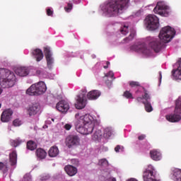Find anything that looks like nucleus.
<instances>
[{"instance_id":"nucleus-1","label":"nucleus","mask_w":181,"mask_h":181,"mask_svg":"<svg viewBox=\"0 0 181 181\" xmlns=\"http://www.w3.org/2000/svg\"><path fill=\"white\" fill-rule=\"evenodd\" d=\"M129 0H112L111 2L102 8V11L109 17L121 14L129 6Z\"/></svg>"},{"instance_id":"nucleus-2","label":"nucleus","mask_w":181,"mask_h":181,"mask_svg":"<svg viewBox=\"0 0 181 181\" xmlns=\"http://www.w3.org/2000/svg\"><path fill=\"white\" fill-rule=\"evenodd\" d=\"M16 83L15 74L6 69H0V86L3 88H13Z\"/></svg>"},{"instance_id":"nucleus-3","label":"nucleus","mask_w":181,"mask_h":181,"mask_svg":"<svg viewBox=\"0 0 181 181\" xmlns=\"http://www.w3.org/2000/svg\"><path fill=\"white\" fill-rule=\"evenodd\" d=\"M47 91V86L45 82L40 81L32 84L25 93L30 96H38L44 94Z\"/></svg>"},{"instance_id":"nucleus-4","label":"nucleus","mask_w":181,"mask_h":181,"mask_svg":"<svg viewBox=\"0 0 181 181\" xmlns=\"http://www.w3.org/2000/svg\"><path fill=\"white\" fill-rule=\"evenodd\" d=\"M175 35V30L174 28L167 26L163 28L159 34V38L164 43H168L174 37Z\"/></svg>"},{"instance_id":"nucleus-5","label":"nucleus","mask_w":181,"mask_h":181,"mask_svg":"<svg viewBox=\"0 0 181 181\" xmlns=\"http://www.w3.org/2000/svg\"><path fill=\"white\" fill-rule=\"evenodd\" d=\"M181 100H178L175 102V110L174 113L166 115V119L170 122H179L181 120Z\"/></svg>"},{"instance_id":"nucleus-6","label":"nucleus","mask_w":181,"mask_h":181,"mask_svg":"<svg viewBox=\"0 0 181 181\" xmlns=\"http://www.w3.org/2000/svg\"><path fill=\"white\" fill-rule=\"evenodd\" d=\"M155 13L161 16L168 17L171 13V9L165 1H159L153 10Z\"/></svg>"},{"instance_id":"nucleus-7","label":"nucleus","mask_w":181,"mask_h":181,"mask_svg":"<svg viewBox=\"0 0 181 181\" xmlns=\"http://www.w3.org/2000/svg\"><path fill=\"white\" fill-rule=\"evenodd\" d=\"M146 25L148 30H155L159 27V19L154 15H149L146 18Z\"/></svg>"},{"instance_id":"nucleus-8","label":"nucleus","mask_w":181,"mask_h":181,"mask_svg":"<svg viewBox=\"0 0 181 181\" xmlns=\"http://www.w3.org/2000/svg\"><path fill=\"white\" fill-rule=\"evenodd\" d=\"M94 124L95 122H92L83 126L80 124H75L76 129L81 134L88 135L93 133V131L94 130Z\"/></svg>"},{"instance_id":"nucleus-9","label":"nucleus","mask_w":181,"mask_h":181,"mask_svg":"<svg viewBox=\"0 0 181 181\" xmlns=\"http://www.w3.org/2000/svg\"><path fill=\"white\" fill-rule=\"evenodd\" d=\"M149 46L156 52H159L165 47V43L160 38H153L149 43Z\"/></svg>"},{"instance_id":"nucleus-10","label":"nucleus","mask_w":181,"mask_h":181,"mask_svg":"<svg viewBox=\"0 0 181 181\" xmlns=\"http://www.w3.org/2000/svg\"><path fill=\"white\" fill-rule=\"evenodd\" d=\"M80 138L78 136H76L75 134H71L70 136H67L65 141V144L69 148H71L80 145Z\"/></svg>"},{"instance_id":"nucleus-11","label":"nucleus","mask_w":181,"mask_h":181,"mask_svg":"<svg viewBox=\"0 0 181 181\" xmlns=\"http://www.w3.org/2000/svg\"><path fill=\"white\" fill-rule=\"evenodd\" d=\"M93 122L94 119H93L92 116L89 114H86L84 115L80 116L75 125H80L81 127H83L85 124H88Z\"/></svg>"},{"instance_id":"nucleus-12","label":"nucleus","mask_w":181,"mask_h":181,"mask_svg":"<svg viewBox=\"0 0 181 181\" xmlns=\"http://www.w3.org/2000/svg\"><path fill=\"white\" fill-rule=\"evenodd\" d=\"M44 54L45 57V59L47 62V66L48 69H52V65L54 64V58L52 57L50 47H44Z\"/></svg>"},{"instance_id":"nucleus-13","label":"nucleus","mask_w":181,"mask_h":181,"mask_svg":"<svg viewBox=\"0 0 181 181\" xmlns=\"http://www.w3.org/2000/svg\"><path fill=\"white\" fill-rule=\"evenodd\" d=\"M86 92L83 91L82 95H79L77 98V103H75V107L77 110H82L86 106Z\"/></svg>"},{"instance_id":"nucleus-14","label":"nucleus","mask_w":181,"mask_h":181,"mask_svg":"<svg viewBox=\"0 0 181 181\" xmlns=\"http://www.w3.org/2000/svg\"><path fill=\"white\" fill-rule=\"evenodd\" d=\"M56 109L62 113H65L70 109V105L67 101L62 100L57 103Z\"/></svg>"},{"instance_id":"nucleus-15","label":"nucleus","mask_w":181,"mask_h":181,"mask_svg":"<svg viewBox=\"0 0 181 181\" xmlns=\"http://www.w3.org/2000/svg\"><path fill=\"white\" fill-rule=\"evenodd\" d=\"M13 112L11 109L5 110L1 115V120L4 123L9 122L12 120Z\"/></svg>"},{"instance_id":"nucleus-16","label":"nucleus","mask_w":181,"mask_h":181,"mask_svg":"<svg viewBox=\"0 0 181 181\" xmlns=\"http://www.w3.org/2000/svg\"><path fill=\"white\" fill-rule=\"evenodd\" d=\"M40 111V105L38 103H35L30 106L28 109V115L33 116L37 115Z\"/></svg>"},{"instance_id":"nucleus-17","label":"nucleus","mask_w":181,"mask_h":181,"mask_svg":"<svg viewBox=\"0 0 181 181\" xmlns=\"http://www.w3.org/2000/svg\"><path fill=\"white\" fill-rule=\"evenodd\" d=\"M32 57L36 60V62H41L44 57V54L40 49H35L31 52Z\"/></svg>"},{"instance_id":"nucleus-18","label":"nucleus","mask_w":181,"mask_h":181,"mask_svg":"<svg viewBox=\"0 0 181 181\" xmlns=\"http://www.w3.org/2000/svg\"><path fill=\"white\" fill-rule=\"evenodd\" d=\"M15 73L20 77H25L29 74V70L27 67L20 66L16 69Z\"/></svg>"},{"instance_id":"nucleus-19","label":"nucleus","mask_w":181,"mask_h":181,"mask_svg":"<svg viewBox=\"0 0 181 181\" xmlns=\"http://www.w3.org/2000/svg\"><path fill=\"white\" fill-rule=\"evenodd\" d=\"M101 96V92L98 90H93L88 93L87 98L90 100H95Z\"/></svg>"},{"instance_id":"nucleus-20","label":"nucleus","mask_w":181,"mask_h":181,"mask_svg":"<svg viewBox=\"0 0 181 181\" xmlns=\"http://www.w3.org/2000/svg\"><path fill=\"white\" fill-rule=\"evenodd\" d=\"M132 49L146 54H148L150 53V50L147 49V47L144 45H134L132 47Z\"/></svg>"},{"instance_id":"nucleus-21","label":"nucleus","mask_w":181,"mask_h":181,"mask_svg":"<svg viewBox=\"0 0 181 181\" xmlns=\"http://www.w3.org/2000/svg\"><path fill=\"white\" fill-rule=\"evenodd\" d=\"M143 177L144 181H156V180L153 178L154 175L153 170H146L144 173Z\"/></svg>"},{"instance_id":"nucleus-22","label":"nucleus","mask_w":181,"mask_h":181,"mask_svg":"<svg viewBox=\"0 0 181 181\" xmlns=\"http://www.w3.org/2000/svg\"><path fill=\"white\" fill-rule=\"evenodd\" d=\"M64 170L69 176H74L78 173V169L72 165L65 166Z\"/></svg>"},{"instance_id":"nucleus-23","label":"nucleus","mask_w":181,"mask_h":181,"mask_svg":"<svg viewBox=\"0 0 181 181\" xmlns=\"http://www.w3.org/2000/svg\"><path fill=\"white\" fill-rule=\"evenodd\" d=\"M151 158L156 161H159L162 158V154L158 150H153L150 152Z\"/></svg>"},{"instance_id":"nucleus-24","label":"nucleus","mask_w":181,"mask_h":181,"mask_svg":"<svg viewBox=\"0 0 181 181\" xmlns=\"http://www.w3.org/2000/svg\"><path fill=\"white\" fill-rule=\"evenodd\" d=\"M178 64H180V66L177 69L173 70V76L176 80H181V59L178 61Z\"/></svg>"},{"instance_id":"nucleus-25","label":"nucleus","mask_w":181,"mask_h":181,"mask_svg":"<svg viewBox=\"0 0 181 181\" xmlns=\"http://www.w3.org/2000/svg\"><path fill=\"white\" fill-rule=\"evenodd\" d=\"M59 153V151L58 147L57 146H52L50 147L49 151H48V155L51 158H54L57 157Z\"/></svg>"},{"instance_id":"nucleus-26","label":"nucleus","mask_w":181,"mask_h":181,"mask_svg":"<svg viewBox=\"0 0 181 181\" xmlns=\"http://www.w3.org/2000/svg\"><path fill=\"white\" fill-rule=\"evenodd\" d=\"M173 179L175 181H181V170L178 168H174L173 170Z\"/></svg>"},{"instance_id":"nucleus-27","label":"nucleus","mask_w":181,"mask_h":181,"mask_svg":"<svg viewBox=\"0 0 181 181\" xmlns=\"http://www.w3.org/2000/svg\"><path fill=\"white\" fill-rule=\"evenodd\" d=\"M35 154L40 159H44L47 156V152L43 148H37Z\"/></svg>"},{"instance_id":"nucleus-28","label":"nucleus","mask_w":181,"mask_h":181,"mask_svg":"<svg viewBox=\"0 0 181 181\" xmlns=\"http://www.w3.org/2000/svg\"><path fill=\"white\" fill-rule=\"evenodd\" d=\"M17 153H16V151H13L10 156H9V158H10V162L11 163V165H16L17 163Z\"/></svg>"},{"instance_id":"nucleus-29","label":"nucleus","mask_w":181,"mask_h":181,"mask_svg":"<svg viewBox=\"0 0 181 181\" xmlns=\"http://www.w3.org/2000/svg\"><path fill=\"white\" fill-rule=\"evenodd\" d=\"M37 148V144L35 143V141H32V140H30V141H27V149L30 151H34Z\"/></svg>"},{"instance_id":"nucleus-30","label":"nucleus","mask_w":181,"mask_h":181,"mask_svg":"<svg viewBox=\"0 0 181 181\" xmlns=\"http://www.w3.org/2000/svg\"><path fill=\"white\" fill-rule=\"evenodd\" d=\"M103 137V132L100 129H97L93 134V139L95 140L100 139Z\"/></svg>"},{"instance_id":"nucleus-31","label":"nucleus","mask_w":181,"mask_h":181,"mask_svg":"<svg viewBox=\"0 0 181 181\" xmlns=\"http://www.w3.org/2000/svg\"><path fill=\"white\" fill-rule=\"evenodd\" d=\"M143 104L145 105V109L147 112H151L153 111V107L150 102L143 101Z\"/></svg>"},{"instance_id":"nucleus-32","label":"nucleus","mask_w":181,"mask_h":181,"mask_svg":"<svg viewBox=\"0 0 181 181\" xmlns=\"http://www.w3.org/2000/svg\"><path fill=\"white\" fill-rule=\"evenodd\" d=\"M134 36H135V32L134 31H132L130 35H129V36L127 37L126 38H124L123 40V41H124L123 42L124 43H127V42L132 41L133 40V38L134 37Z\"/></svg>"},{"instance_id":"nucleus-33","label":"nucleus","mask_w":181,"mask_h":181,"mask_svg":"<svg viewBox=\"0 0 181 181\" xmlns=\"http://www.w3.org/2000/svg\"><path fill=\"white\" fill-rule=\"evenodd\" d=\"M112 132L111 129L109 127H106L104 130L103 136L106 139H108L111 136Z\"/></svg>"},{"instance_id":"nucleus-34","label":"nucleus","mask_w":181,"mask_h":181,"mask_svg":"<svg viewBox=\"0 0 181 181\" xmlns=\"http://www.w3.org/2000/svg\"><path fill=\"white\" fill-rule=\"evenodd\" d=\"M144 91V95H143L144 100L145 103H148L151 101L150 95L148 93V90H146L144 88H143Z\"/></svg>"},{"instance_id":"nucleus-35","label":"nucleus","mask_w":181,"mask_h":181,"mask_svg":"<svg viewBox=\"0 0 181 181\" xmlns=\"http://www.w3.org/2000/svg\"><path fill=\"white\" fill-rule=\"evenodd\" d=\"M123 97L127 99H134L132 93L129 90H126L123 93Z\"/></svg>"},{"instance_id":"nucleus-36","label":"nucleus","mask_w":181,"mask_h":181,"mask_svg":"<svg viewBox=\"0 0 181 181\" xmlns=\"http://www.w3.org/2000/svg\"><path fill=\"white\" fill-rule=\"evenodd\" d=\"M129 84L131 88L140 87V83L138 81H132L129 82Z\"/></svg>"},{"instance_id":"nucleus-37","label":"nucleus","mask_w":181,"mask_h":181,"mask_svg":"<svg viewBox=\"0 0 181 181\" xmlns=\"http://www.w3.org/2000/svg\"><path fill=\"white\" fill-rule=\"evenodd\" d=\"M128 32H129L128 26L127 25H124L120 28V33L124 35H126L128 33Z\"/></svg>"},{"instance_id":"nucleus-38","label":"nucleus","mask_w":181,"mask_h":181,"mask_svg":"<svg viewBox=\"0 0 181 181\" xmlns=\"http://www.w3.org/2000/svg\"><path fill=\"white\" fill-rule=\"evenodd\" d=\"M21 143H22V140H18V139L13 140V141H11V144L14 147L18 146Z\"/></svg>"},{"instance_id":"nucleus-39","label":"nucleus","mask_w":181,"mask_h":181,"mask_svg":"<svg viewBox=\"0 0 181 181\" xmlns=\"http://www.w3.org/2000/svg\"><path fill=\"white\" fill-rule=\"evenodd\" d=\"M13 124L14 127H19L22 124V122L19 119H16L13 120Z\"/></svg>"},{"instance_id":"nucleus-40","label":"nucleus","mask_w":181,"mask_h":181,"mask_svg":"<svg viewBox=\"0 0 181 181\" xmlns=\"http://www.w3.org/2000/svg\"><path fill=\"white\" fill-rule=\"evenodd\" d=\"M99 163L102 165V166H108V161L106 159H102L100 160Z\"/></svg>"},{"instance_id":"nucleus-41","label":"nucleus","mask_w":181,"mask_h":181,"mask_svg":"<svg viewBox=\"0 0 181 181\" xmlns=\"http://www.w3.org/2000/svg\"><path fill=\"white\" fill-rule=\"evenodd\" d=\"M73 8V5L71 4H67V7H65L64 8V10L66 11V12H69L70 11H71Z\"/></svg>"},{"instance_id":"nucleus-42","label":"nucleus","mask_w":181,"mask_h":181,"mask_svg":"<svg viewBox=\"0 0 181 181\" xmlns=\"http://www.w3.org/2000/svg\"><path fill=\"white\" fill-rule=\"evenodd\" d=\"M105 77L110 78L112 79H115L114 74L112 71H110L107 74H105Z\"/></svg>"},{"instance_id":"nucleus-43","label":"nucleus","mask_w":181,"mask_h":181,"mask_svg":"<svg viewBox=\"0 0 181 181\" xmlns=\"http://www.w3.org/2000/svg\"><path fill=\"white\" fill-rule=\"evenodd\" d=\"M64 128L66 131H69L72 128V125L71 124L67 123L64 124Z\"/></svg>"},{"instance_id":"nucleus-44","label":"nucleus","mask_w":181,"mask_h":181,"mask_svg":"<svg viewBox=\"0 0 181 181\" xmlns=\"http://www.w3.org/2000/svg\"><path fill=\"white\" fill-rule=\"evenodd\" d=\"M136 102L137 103H143V102H145V100H144V96H142V97H138L137 98H136Z\"/></svg>"},{"instance_id":"nucleus-45","label":"nucleus","mask_w":181,"mask_h":181,"mask_svg":"<svg viewBox=\"0 0 181 181\" xmlns=\"http://www.w3.org/2000/svg\"><path fill=\"white\" fill-rule=\"evenodd\" d=\"M47 15L49 16H52L53 15V11L51 9L47 10Z\"/></svg>"},{"instance_id":"nucleus-46","label":"nucleus","mask_w":181,"mask_h":181,"mask_svg":"<svg viewBox=\"0 0 181 181\" xmlns=\"http://www.w3.org/2000/svg\"><path fill=\"white\" fill-rule=\"evenodd\" d=\"M145 138H146L145 134H141V136H139L138 139L139 141H143L144 139H145Z\"/></svg>"},{"instance_id":"nucleus-47","label":"nucleus","mask_w":181,"mask_h":181,"mask_svg":"<svg viewBox=\"0 0 181 181\" xmlns=\"http://www.w3.org/2000/svg\"><path fill=\"white\" fill-rule=\"evenodd\" d=\"M120 149H121L120 146H117L115 148V152H117V153H119Z\"/></svg>"},{"instance_id":"nucleus-48","label":"nucleus","mask_w":181,"mask_h":181,"mask_svg":"<svg viewBox=\"0 0 181 181\" xmlns=\"http://www.w3.org/2000/svg\"><path fill=\"white\" fill-rule=\"evenodd\" d=\"M6 165L3 163H0V170L4 168Z\"/></svg>"},{"instance_id":"nucleus-49","label":"nucleus","mask_w":181,"mask_h":181,"mask_svg":"<svg viewBox=\"0 0 181 181\" xmlns=\"http://www.w3.org/2000/svg\"><path fill=\"white\" fill-rule=\"evenodd\" d=\"M109 64H110V62H106V65L103 66L104 69H108Z\"/></svg>"},{"instance_id":"nucleus-50","label":"nucleus","mask_w":181,"mask_h":181,"mask_svg":"<svg viewBox=\"0 0 181 181\" xmlns=\"http://www.w3.org/2000/svg\"><path fill=\"white\" fill-rule=\"evenodd\" d=\"M127 181H137V180L134 178H131V179L128 180Z\"/></svg>"},{"instance_id":"nucleus-51","label":"nucleus","mask_w":181,"mask_h":181,"mask_svg":"<svg viewBox=\"0 0 181 181\" xmlns=\"http://www.w3.org/2000/svg\"><path fill=\"white\" fill-rule=\"evenodd\" d=\"M2 92H3V90H2L1 88L0 87V95H1Z\"/></svg>"},{"instance_id":"nucleus-52","label":"nucleus","mask_w":181,"mask_h":181,"mask_svg":"<svg viewBox=\"0 0 181 181\" xmlns=\"http://www.w3.org/2000/svg\"><path fill=\"white\" fill-rule=\"evenodd\" d=\"M37 74H41V71H37Z\"/></svg>"},{"instance_id":"nucleus-53","label":"nucleus","mask_w":181,"mask_h":181,"mask_svg":"<svg viewBox=\"0 0 181 181\" xmlns=\"http://www.w3.org/2000/svg\"><path fill=\"white\" fill-rule=\"evenodd\" d=\"M112 181H116V179L115 177H112Z\"/></svg>"},{"instance_id":"nucleus-54","label":"nucleus","mask_w":181,"mask_h":181,"mask_svg":"<svg viewBox=\"0 0 181 181\" xmlns=\"http://www.w3.org/2000/svg\"><path fill=\"white\" fill-rule=\"evenodd\" d=\"M160 81H161V79H162V75H161V74H160Z\"/></svg>"},{"instance_id":"nucleus-55","label":"nucleus","mask_w":181,"mask_h":181,"mask_svg":"<svg viewBox=\"0 0 181 181\" xmlns=\"http://www.w3.org/2000/svg\"><path fill=\"white\" fill-rule=\"evenodd\" d=\"M76 117H77V116H79V113L76 114Z\"/></svg>"},{"instance_id":"nucleus-56","label":"nucleus","mask_w":181,"mask_h":181,"mask_svg":"<svg viewBox=\"0 0 181 181\" xmlns=\"http://www.w3.org/2000/svg\"><path fill=\"white\" fill-rule=\"evenodd\" d=\"M52 122H54V118H52Z\"/></svg>"},{"instance_id":"nucleus-57","label":"nucleus","mask_w":181,"mask_h":181,"mask_svg":"<svg viewBox=\"0 0 181 181\" xmlns=\"http://www.w3.org/2000/svg\"><path fill=\"white\" fill-rule=\"evenodd\" d=\"M1 107V104L0 103V108Z\"/></svg>"}]
</instances>
